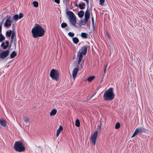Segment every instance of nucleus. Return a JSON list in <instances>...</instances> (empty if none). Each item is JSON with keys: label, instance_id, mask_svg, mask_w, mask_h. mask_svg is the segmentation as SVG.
I'll return each mask as SVG.
<instances>
[{"label": "nucleus", "instance_id": "obj_1", "mask_svg": "<svg viewBox=\"0 0 153 153\" xmlns=\"http://www.w3.org/2000/svg\"><path fill=\"white\" fill-rule=\"evenodd\" d=\"M31 33L34 38L42 37L44 35L45 30L40 25L36 24L32 28Z\"/></svg>", "mask_w": 153, "mask_h": 153}, {"label": "nucleus", "instance_id": "obj_2", "mask_svg": "<svg viewBox=\"0 0 153 153\" xmlns=\"http://www.w3.org/2000/svg\"><path fill=\"white\" fill-rule=\"evenodd\" d=\"M115 95L113 88H110L105 92L103 97L105 100H111L114 98Z\"/></svg>", "mask_w": 153, "mask_h": 153}, {"label": "nucleus", "instance_id": "obj_3", "mask_svg": "<svg viewBox=\"0 0 153 153\" xmlns=\"http://www.w3.org/2000/svg\"><path fill=\"white\" fill-rule=\"evenodd\" d=\"M67 15L69 16V20L70 23L73 25L75 26L76 23V17L72 11L69 10L66 12Z\"/></svg>", "mask_w": 153, "mask_h": 153}, {"label": "nucleus", "instance_id": "obj_4", "mask_svg": "<svg viewBox=\"0 0 153 153\" xmlns=\"http://www.w3.org/2000/svg\"><path fill=\"white\" fill-rule=\"evenodd\" d=\"M14 148L16 151L21 152L25 150L23 144L20 141L16 142L14 144Z\"/></svg>", "mask_w": 153, "mask_h": 153}, {"label": "nucleus", "instance_id": "obj_5", "mask_svg": "<svg viewBox=\"0 0 153 153\" xmlns=\"http://www.w3.org/2000/svg\"><path fill=\"white\" fill-rule=\"evenodd\" d=\"M50 76L53 79L56 80H58L59 77V73L58 71L54 69H52L50 72Z\"/></svg>", "mask_w": 153, "mask_h": 153}, {"label": "nucleus", "instance_id": "obj_6", "mask_svg": "<svg viewBox=\"0 0 153 153\" xmlns=\"http://www.w3.org/2000/svg\"><path fill=\"white\" fill-rule=\"evenodd\" d=\"M146 131V129L143 127L137 128L135 129L131 137H134L138 134H140L142 132H145Z\"/></svg>", "mask_w": 153, "mask_h": 153}, {"label": "nucleus", "instance_id": "obj_7", "mask_svg": "<svg viewBox=\"0 0 153 153\" xmlns=\"http://www.w3.org/2000/svg\"><path fill=\"white\" fill-rule=\"evenodd\" d=\"M90 17V13L89 11L87 10L85 13L84 19H81L80 21L82 25H85L88 21Z\"/></svg>", "mask_w": 153, "mask_h": 153}, {"label": "nucleus", "instance_id": "obj_8", "mask_svg": "<svg viewBox=\"0 0 153 153\" xmlns=\"http://www.w3.org/2000/svg\"><path fill=\"white\" fill-rule=\"evenodd\" d=\"M98 132L97 131H95L93 134L91 136L90 141L92 144L95 145L97 140Z\"/></svg>", "mask_w": 153, "mask_h": 153}, {"label": "nucleus", "instance_id": "obj_9", "mask_svg": "<svg viewBox=\"0 0 153 153\" xmlns=\"http://www.w3.org/2000/svg\"><path fill=\"white\" fill-rule=\"evenodd\" d=\"M9 52V51L8 50L2 51L0 53V57L2 59L6 58L8 55Z\"/></svg>", "mask_w": 153, "mask_h": 153}, {"label": "nucleus", "instance_id": "obj_10", "mask_svg": "<svg viewBox=\"0 0 153 153\" xmlns=\"http://www.w3.org/2000/svg\"><path fill=\"white\" fill-rule=\"evenodd\" d=\"M23 16V14L22 13H20L19 14V16H18V14H16L14 15L13 17V19L15 22H16L19 19H20L22 18Z\"/></svg>", "mask_w": 153, "mask_h": 153}, {"label": "nucleus", "instance_id": "obj_11", "mask_svg": "<svg viewBox=\"0 0 153 153\" xmlns=\"http://www.w3.org/2000/svg\"><path fill=\"white\" fill-rule=\"evenodd\" d=\"M79 52L82 53L83 55H85L87 52V47L86 46H83Z\"/></svg>", "mask_w": 153, "mask_h": 153}, {"label": "nucleus", "instance_id": "obj_12", "mask_svg": "<svg viewBox=\"0 0 153 153\" xmlns=\"http://www.w3.org/2000/svg\"><path fill=\"white\" fill-rule=\"evenodd\" d=\"M79 68H74L72 72V76L74 79L76 76L79 70Z\"/></svg>", "mask_w": 153, "mask_h": 153}, {"label": "nucleus", "instance_id": "obj_13", "mask_svg": "<svg viewBox=\"0 0 153 153\" xmlns=\"http://www.w3.org/2000/svg\"><path fill=\"white\" fill-rule=\"evenodd\" d=\"M83 55H84L82 53H81L80 52H78L77 56L78 58V64L79 65L80 62H81Z\"/></svg>", "mask_w": 153, "mask_h": 153}, {"label": "nucleus", "instance_id": "obj_14", "mask_svg": "<svg viewBox=\"0 0 153 153\" xmlns=\"http://www.w3.org/2000/svg\"><path fill=\"white\" fill-rule=\"evenodd\" d=\"M10 18V17L9 16V19L8 18L6 19L4 23V25L6 27L10 26L11 25V21L9 19Z\"/></svg>", "mask_w": 153, "mask_h": 153}, {"label": "nucleus", "instance_id": "obj_15", "mask_svg": "<svg viewBox=\"0 0 153 153\" xmlns=\"http://www.w3.org/2000/svg\"><path fill=\"white\" fill-rule=\"evenodd\" d=\"M24 121V124L26 126H28L30 124V123L29 121V119L26 117H24L23 119Z\"/></svg>", "mask_w": 153, "mask_h": 153}, {"label": "nucleus", "instance_id": "obj_16", "mask_svg": "<svg viewBox=\"0 0 153 153\" xmlns=\"http://www.w3.org/2000/svg\"><path fill=\"white\" fill-rule=\"evenodd\" d=\"M9 44V42L8 41H6L5 43L2 42L1 45V47H2L4 49H6Z\"/></svg>", "mask_w": 153, "mask_h": 153}, {"label": "nucleus", "instance_id": "obj_17", "mask_svg": "<svg viewBox=\"0 0 153 153\" xmlns=\"http://www.w3.org/2000/svg\"><path fill=\"white\" fill-rule=\"evenodd\" d=\"M0 125L3 127H5L6 125V122L5 120L0 119Z\"/></svg>", "mask_w": 153, "mask_h": 153}, {"label": "nucleus", "instance_id": "obj_18", "mask_svg": "<svg viewBox=\"0 0 153 153\" xmlns=\"http://www.w3.org/2000/svg\"><path fill=\"white\" fill-rule=\"evenodd\" d=\"M12 35L11 37V41L12 42L14 39H15L16 38L15 32L13 31L12 33Z\"/></svg>", "mask_w": 153, "mask_h": 153}, {"label": "nucleus", "instance_id": "obj_19", "mask_svg": "<svg viewBox=\"0 0 153 153\" xmlns=\"http://www.w3.org/2000/svg\"><path fill=\"white\" fill-rule=\"evenodd\" d=\"M78 16L79 17L81 18L84 16V12L82 10H80L78 13Z\"/></svg>", "mask_w": 153, "mask_h": 153}, {"label": "nucleus", "instance_id": "obj_20", "mask_svg": "<svg viewBox=\"0 0 153 153\" xmlns=\"http://www.w3.org/2000/svg\"><path fill=\"white\" fill-rule=\"evenodd\" d=\"M57 112V111L55 109H53L50 113V116H54L55 115Z\"/></svg>", "mask_w": 153, "mask_h": 153}, {"label": "nucleus", "instance_id": "obj_21", "mask_svg": "<svg viewBox=\"0 0 153 153\" xmlns=\"http://www.w3.org/2000/svg\"><path fill=\"white\" fill-rule=\"evenodd\" d=\"M16 55V53L15 51H13L10 54V58H13Z\"/></svg>", "mask_w": 153, "mask_h": 153}, {"label": "nucleus", "instance_id": "obj_22", "mask_svg": "<svg viewBox=\"0 0 153 153\" xmlns=\"http://www.w3.org/2000/svg\"><path fill=\"white\" fill-rule=\"evenodd\" d=\"M72 40L73 42L75 44H77L79 42V39L76 37H74L72 39Z\"/></svg>", "mask_w": 153, "mask_h": 153}, {"label": "nucleus", "instance_id": "obj_23", "mask_svg": "<svg viewBox=\"0 0 153 153\" xmlns=\"http://www.w3.org/2000/svg\"><path fill=\"white\" fill-rule=\"evenodd\" d=\"M95 77L94 76H91L88 77L87 80L88 81V82H91L94 79V78Z\"/></svg>", "mask_w": 153, "mask_h": 153}, {"label": "nucleus", "instance_id": "obj_24", "mask_svg": "<svg viewBox=\"0 0 153 153\" xmlns=\"http://www.w3.org/2000/svg\"><path fill=\"white\" fill-rule=\"evenodd\" d=\"M80 122L79 120L77 119L75 121V126L77 127H79L80 126Z\"/></svg>", "mask_w": 153, "mask_h": 153}, {"label": "nucleus", "instance_id": "obj_25", "mask_svg": "<svg viewBox=\"0 0 153 153\" xmlns=\"http://www.w3.org/2000/svg\"><path fill=\"white\" fill-rule=\"evenodd\" d=\"M85 5V4H79V7L80 9H82L84 8Z\"/></svg>", "mask_w": 153, "mask_h": 153}, {"label": "nucleus", "instance_id": "obj_26", "mask_svg": "<svg viewBox=\"0 0 153 153\" xmlns=\"http://www.w3.org/2000/svg\"><path fill=\"white\" fill-rule=\"evenodd\" d=\"M12 33V31L10 30L9 31H7L6 33V35L8 37H10Z\"/></svg>", "mask_w": 153, "mask_h": 153}, {"label": "nucleus", "instance_id": "obj_27", "mask_svg": "<svg viewBox=\"0 0 153 153\" xmlns=\"http://www.w3.org/2000/svg\"><path fill=\"white\" fill-rule=\"evenodd\" d=\"M5 37L2 34H1L0 35V42H2L3 40H4Z\"/></svg>", "mask_w": 153, "mask_h": 153}, {"label": "nucleus", "instance_id": "obj_28", "mask_svg": "<svg viewBox=\"0 0 153 153\" xmlns=\"http://www.w3.org/2000/svg\"><path fill=\"white\" fill-rule=\"evenodd\" d=\"M81 36L85 38H87V34L86 33H82L81 34Z\"/></svg>", "mask_w": 153, "mask_h": 153}, {"label": "nucleus", "instance_id": "obj_29", "mask_svg": "<svg viewBox=\"0 0 153 153\" xmlns=\"http://www.w3.org/2000/svg\"><path fill=\"white\" fill-rule=\"evenodd\" d=\"M105 34L107 38L109 39H110V35L108 33V32L106 31L105 32Z\"/></svg>", "mask_w": 153, "mask_h": 153}, {"label": "nucleus", "instance_id": "obj_30", "mask_svg": "<svg viewBox=\"0 0 153 153\" xmlns=\"http://www.w3.org/2000/svg\"><path fill=\"white\" fill-rule=\"evenodd\" d=\"M63 129V128L61 126H60L59 128L58 129V130L57 131V132L60 133L61 131Z\"/></svg>", "mask_w": 153, "mask_h": 153}, {"label": "nucleus", "instance_id": "obj_31", "mask_svg": "<svg viewBox=\"0 0 153 153\" xmlns=\"http://www.w3.org/2000/svg\"><path fill=\"white\" fill-rule=\"evenodd\" d=\"M120 124L119 123H117L115 126V128L116 129H118L120 128Z\"/></svg>", "mask_w": 153, "mask_h": 153}, {"label": "nucleus", "instance_id": "obj_32", "mask_svg": "<svg viewBox=\"0 0 153 153\" xmlns=\"http://www.w3.org/2000/svg\"><path fill=\"white\" fill-rule=\"evenodd\" d=\"M33 4L35 7H37L38 6V3L37 1H33Z\"/></svg>", "mask_w": 153, "mask_h": 153}, {"label": "nucleus", "instance_id": "obj_33", "mask_svg": "<svg viewBox=\"0 0 153 153\" xmlns=\"http://www.w3.org/2000/svg\"><path fill=\"white\" fill-rule=\"evenodd\" d=\"M67 26V24L65 23H63L61 25V26L62 28H64Z\"/></svg>", "mask_w": 153, "mask_h": 153}, {"label": "nucleus", "instance_id": "obj_34", "mask_svg": "<svg viewBox=\"0 0 153 153\" xmlns=\"http://www.w3.org/2000/svg\"><path fill=\"white\" fill-rule=\"evenodd\" d=\"M68 35L71 37H73L74 36V34L73 33L69 32L68 33Z\"/></svg>", "mask_w": 153, "mask_h": 153}, {"label": "nucleus", "instance_id": "obj_35", "mask_svg": "<svg viewBox=\"0 0 153 153\" xmlns=\"http://www.w3.org/2000/svg\"><path fill=\"white\" fill-rule=\"evenodd\" d=\"M105 0H100V4L102 5L103 4Z\"/></svg>", "mask_w": 153, "mask_h": 153}, {"label": "nucleus", "instance_id": "obj_36", "mask_svg": "<svg viewBox=\"0 0 153 153\" xmlns=\"http://www.w3.org/2000/svg\"><path fill=\"white\" fill-rule=\"evenodd\" d=\"M91 21L92 24L94 25V18L93 17H91Z\"/></svg>", "mask_w": 153, "mask_h": 153}, {"label": "nucleus", "instance_id": "obj_37", "mask_svg": "<svg viewBox=\"0 0 153 153\" xmlns=\"http://www.w3.org/2000/svg\"><path fill=\"white\" fill-rule=\"evenodd\" d=\"M101 126H102V125H101V123L100 125H99L98 126L97 128L99 129H100L101 128Z\"/></svg>", "mask_w": 153, "mask_h": 153}, {"label": "nucleus", "instance_id": "obj_38", "mask_svg": "<svg viewBox=\"0 0 153 153\" xmlns=\"http://www.w3.org/2000/svg\"><path fill=\"white\" fill-rule=\"evenodd\" d=\"M54 1L57 4H59L60 3V0H54Z\"/></svg>", "mask_w": 153, "mask_h": 153}, {"label": "nucleus", "instance_id": "obj_39", "mask_svg": "<svg viewBox=\"0 0 153 153\" xmlns=\"http://www.w3.org/2000/svg\"><path fill=\"white\" fill-rule=\"evenodd\" d=\"M86 2L87 5L88 4H89V0H84Z\"/></svg>", "mask_w": 153, "mask_h": 153}, {"label": "nucleus", "instance_id": "obj_40", "mask_svg": "<svg viewBox=\"0 0 153 153\" xmlns=\"http://www.w3.org/2000/svg\"><path fill=\"white\" fill-rule=\"evenodd\" d=\"M60 133L58 132H56V137H58Z\"/></svg>", "mask_w": 153, "mask_h": 153}, {"label": "nucleus", "instance_id": "obj_41", "mask_svg": "<svg viewBox=\"0 0 153 153\" xmlns=\"http://www.w3.org/2000/svg\"><path fill=\"white\" fill-rule=\"evenodd\" d=\"M94 96V95H93L90 98H89V99H87V100H86V101H87L88 100H89L90 99H91L93 96Z\"/></svg>", "mask_w": 153, "mask_h": 153}, {"label": "nucleus", "instance_id": "obj_42", "mask_svg": "<svg viewBox=\"0 0 153 153\" xmlns=\"http://www.w3.org/2000/svg\"><path fill=\"white\" fill-rule=\"evenodd\" d=\"M106 69L104 68V73H106Z\"/></svg>", "mask_w": 153, "mask_h": 153}, {"label": "nucleus", "instance_id": "obj_43", "mask_svg": "<svg viewBox=\"0 0 153 153\" xmlns=\"http://www.w3.org/2000/svg\"><path fill=\"white\" fill-rule=\"evenodd\" d=\"M107 66H108V65H106V66L105 67V69H106V68H107Z\"/></svg>", "mask_w": 153, "mask_h": 153}]
</instances>
